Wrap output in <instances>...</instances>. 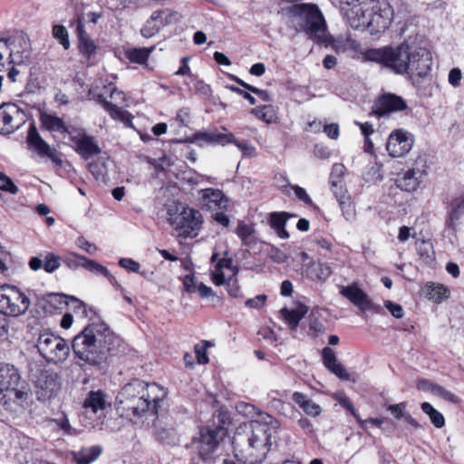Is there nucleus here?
Wrapping results in <instances>:
<instances>
[{"instance_id":"42","label":"nucleus","mask_w":464,"mask_h":464,"mask_svg":"<svg viewBox=\"0 0 464 464\" xmlns=\"http://www.w3.org/2000/svg\"><path fill=\"white\" fill-rule=\"evenodd\" d=\"M62 262L63 257L53 252H48L44 258V269L45 272L52 274L61 266Z\"/></svg>"},{"instance_id":"36","label":"nucleus","mask_w":464,"mask_h":464,"mask_svg":"<svg viewBox=\"0 0 464 464\" xmlns=\"http://www.w3.org/2000/svg\"><path fill=\"white\" fill-rule=\"evenodd\" d=\"M88 260L89 258L75 252H68L63 257V262L71 270H77L81 267L85 269Z\"/></svg>"},{"instance_id":"39","label":"nucleus","mask_w":464,"mask_h":464,"mask_svg":"<svg viewBox=\"0 0 464 464\" xmlns=\"http://www.w3.org/2000/svg\"><path fill=\"white\" fill-rule=\"evenodd\" d=\"M450 292L443 285L430 284L426 286V295L430 300L435 303H440L447 298Z\"/></svg>"},{"instance_id":"34","label":"nucleus","mask_w":464,"mask_h":464,"mask_svg":"<svg viewBox=\"0 0 464 464\" xmlns=\"http://www.w3.org/2000/svg\"><path fill=\"white\" fill-rule=\"evenodd\" d=\"M102 449L101 446H92L82 449L75 454L74 458L79 464H90L102 454Z\"/></svg>"},{"instance_id":"15","label":"nucleus","mask_w":464,"mask_h":464,"mask_svg":"<svg viewBox=\"0 0 464 464\" xmlns=\"http://www.w3.org/2000/svg\"><path fill=\"white\" fill-rule=\"evenodd\" d=\"M111 102L107 101L103 95H98V102L109 112L113 120L121 121L125 126L130 127L132 116L130 112L120 108L117 103H121L125 100V95L114 86L109 87Z\"/></svg>"},{"instance_id":"41","label":"nucleus","mask_w":464,"mask_h":464,"mask_svg":"<svg viewBox=\"0 0 464 464\" xmlns=\"http://www.w3.org/2000/svg\"><path fill=\"white\" fill-rule=\"evenodd\" d=\"M251 113L266 123H272L276 120V112L271 105H265L252 109Z\"/></svg>"},{"instance_id":"51","label":"nucleus","mask_w":464,"mask_h":464,"mask_svg":"<svg viewBox=\"0 0 464 464\" xmlns=\"http://www.w3.org/2000/svg\"><path fill=\"white\" fill-rule=\"evenodd\" d=\"M406 406L407 403L403 401L397 404H391L387 409L394 416L395 419L401 420L403 419L404 415L406 414Z\"/></svg>"},{"instance_id":"38","label":"nucleus","mask_w":464,"mask_h":464,"mask_svg":"<svg viewBox=\"0 0 464 464\" xmlns=\"http://www.w3.org/2000/svg\"><path fill=\"white\" fill-rule=\"evenodd\" d=\"M421 411L427 414L431 423L437 428L441 429L445 426V419L439 411H437L430 402H422Z\"/></svg>"},{"instance_id":"27","label":"nucleus","mask_w":464,"mask_h":464,"mask_svg":"<svg viewBox=\"0 0 464 464\" xmlns=\"http://www.w3.org/2000/svg\"><path fill=\"white\" fill-rule=\"evenodd\" d=\"M194 140L202 144H227L229 141H235V136L232 133H218L216 131H199L194 134Z\"/></svg>"},{"instance_id":"40","label":"nucleus","mask_w":464,"mask_h":464,"mask_svg":"<svg viewBox=\"0 0 464 464\" xmlns=\"http://www.w3.org/2000/svg\"><path fill=\"white\" fill-rule=\"evenodd\" d=\"M255 229L252 225L244 222H238L236 233L240 237L244 245H250L253 241Z\"/></svg>"},{"instance_id":"31","label":"nucleus","mask_w":464,"mask_h":464,"mask_svg":"<svg viewBox=\"0 0 464 464\" xmlns=\"http://www.w3.org/2000/svg\"><path fill=\"white\" fill-rule=\"evenodd\" d=\"M40 121L43 128L48 131H57L61 133L71 134L63 119L57 117L56 115L42 113L40 116Z\"/></svg>"},{"instance_id":"55","label":"nucleus","mask_w":464,"mask_h":464,"mask_svg":"<svg viewBox=\"0 0 464 464\" xmlns=\"http://www.w3.org/2000/svg\"><path fill=\"white\" fill-rule=\"evenodd\" d=\"M30 57V51L28 49H24L21 53L19 52H14L13 50L10 53L9 58L11 63L20 64L24 62V60Z\"/></svg>"},{"instance_id":"37","label":"nucleus","mask_w":464,"mask_h":464,"mask_svg":"<svg viewBox=\"0 0 464 464\" xmlns=\"http://www.w3.org/2000/svg\"><path fill=\"white\" fill-rule=\"evenodd\" d=\"M153 50L154 47L130 48L126 50L125 55L131 63L143 64L147 62L150 54Z\"/></svg>"},{"instance_id":"49","label":"nucleus","mask_w":464,"mask_h":464,"mask_svg":"<svg viewBox=\"0 0 464 464\" xmlns=\"http://www.w3.org/2000/svg\"><path fill=\"white\" fill-rule=\"evenodd\" d=\"M228 143H234L243 153L245 157H256V150L254 146L249 142H239L236 138L235 141H229Z\"/></svg>"},{"instance_id":"28","label":"nucleus","mask_w":464,"mask_h":464,"mask_svg":"<svg viewBox=\"0 0 464 464\" xmlns=\"http://www.w3.org/2000/svg\"><path fill=\"white\" fill-rule=\"evenodd\" d=\"M292 400L296 403L307 415L311 417L319 416L322 408L319 404L310 400L302 392H295L293 393Z\"/></svg>"},{"instance_id":"44","label":"nucleus","mask_w":464,"mask_h":464,"mask_svg":"<svg viewBox=\"0 0 464 464\" xmlns=\"http://www.w3.org/2000/svg\"><path fill=\"white\" fill-rule=\"evenodd\" d=\"M53 36L63 45L65 50L71 46L67 29L61 24L53 26Z\"/></svg>"},{"instance_id":"47","label":"nucleus","mask_w":464,"mask_h":464,"mask_svg":"<svg viewBox=\"0 0 464 464\" xmlns=\"http://www.w3.org/2000/svg\"><path fill=\"white\" fill-rule=\"evenodd\" d=\"M85 269L96 275H102L104 277L108 276L110 273L104 266L92 259L88 260Z\"/></svg>"},{"instance_id":"26","label":"nucleus","mask_w":464,"mask_h":464,"mask_svg":"<svg viewBox=\"0 0 464 464\" xmlns=\"http://www.w3.org/2000/svg\"><path fill=\"white\" fill-rule=\"evenodd\" d=\"M27 144L30 150H34L40 156H53L49 144L40 136L34 124H31L28 130Z\"/></svg>"},{"instance_id":"7","label":"nucleus","mask_w":464,"mask_h":464,"mask_svg":"<svg viewBox=\"0 0 464 464\" xmlns=\"http://www.w3.org/2000/svg\"><path fill=\"white\" fill-rule=\"evenodd\" d=\"M30 299L19 288L14 285L0 286V313L4 315L16 317L26 313Z\"/></svg>"},{"instance_id":"50","label":"nucleus","mask_w":464,"mask_h":464,"mask_svg":"<svg viewBox=\"0 0 464 464\" xmlns=\"http://www.w3.org/2000/svg\"><path fill=\"white\" fill-rule=\"evenodd\" d=\"M76 246L88 253L89 255H94L98 251V247L86 240L83 237H79L75 241Z\"/></svg>"},{"instance_id":"16","label":"nucleus","mask_w":464,"mask_h":464,"mask_svg":"<svg viewBox=\"0 0 464 464\" xmlns=\"http://www.w3.org/2000/svg\"><path fill=\"white\" fill-rule=\"evenodd\" d=\"M226 434L227 430L220 426L213 429L209 427L202 428L198 440V452L200 457L205 460L209 459Z\"/></svg>"},{"instance_id":"63","label":"nucleus","mask_w":464,"mask_h":464,"mask_svg":"<svg viewBox=\"0 0 464 464\" xmlns=\"http://www.w3.org/2000/svg\"><path fill=\"white\" fill-rule=\"evenodd\" d=\"M226 211L227 210H218L214 211L215 213L213 214L214 220L225 227H228L230 223L228 217L225 214Z\"/></svg>"},{"instance_id":"25","label":"nucleus","mask_w":464,"mask_h":464,"mask_svg":"<svg viewBox=\"0 0 464 464\" xmlns=\"http://www.w3.org/2000/svg\"><path fill=\"white\" fill-rule=\"evenodd\" d=\"M76 32L79 41L78 49L80 53L88 60L92 59L96 53L97 45L86 33L84 25L80 20L77 21Z\"/></svg>"},{"instance_id":"11","label":"nucleus","mask_w":464,"mask_h":464,"mask_svg":"<svg viewBox=\"0 0 464 464\" xmlns=\"http://www.w3.org/2000/svg\"><path fill=\"white\" fill-rule=\"evenodd\" d=\"M427 160L424 156H418L411 167L400 173L396 179L397 187L406 192L416 191L427 175Z\"/></svg>"},{"instance_id":"61","label":"nucleus","mask_w":464,"mask_h":464,"mask_svg":"<svg viewBox=\"0 0 464 464\" xmlns=\"http://www.w3.org/2000/svg\"><path fill=\"white\" fill-rule=\"evenodd\" d=\"M462 72L460 69L453 68L450 71L448 80L453 87H458L460 84Z\"/></svg>"},{"instance_id":"29","label":"nucleus","mask_w":464,"mask_h":464,"mask_svg":"<svg viewBox=\"0 0 464 464\" xmlns=\"http://www.w3.org/2000/svg\"><path fill=\"white\" fill-rule=\"evenodd\" d=\"M31 444L30 439L24 435L18 434L13 439L12 449L17 450L18 447L21 449V451L14 452V456L18 462H28L27 457L30 455Z\"/></svg>"},{"instance_id":"48","label":"nucleus","mask_w":464,"mask_h":464,"mask_svg":"<svg viewBox=\"0 0 464 464\" xmlns=\"http://www.w3.org/2000/svg\"><path fill=\"white\" fill-rule=\"evenodd\" d=\"M289 215L286 213H273L270 218L271 227L276 230L285 227Z\"/></svg>"},{"instance_id":"56","label":"nucleus","mask_w":464,"mask_h":464,"mask_svg":"<svg viewBox=\"0 0 464 464\" xmlns=\"http://www.w3.org/2000/svg\"><path fill=\"white\" fill-rule=\"evenodd\" d=\"M384 306L390 311V313L395 318H402L403 317V309L402 306L399 304H395L392 301H386L384 303Z\"/></svg>"},{"instance_id":"18","label":"nucleus","mask_w":464,"mask_h":464,"mask_svg":"<svg viewBox=\"0 0 464 464\" xmlns=\"http://www.w3.org/2000/svg\"><path fill=\"white\" fill-rule=\"evenodd\" d=\"M198 195L201 207L211 212L228 209L229 199L221 189L203 188L198 191Z\"/></svg>"},{"instance_id":"59","label":"nucleus","mask_w":464,"mask_h":464,"mask_svg":"<svg viewBox=\"0 0 464 464\" xmlns=\"http://www.w3.org/2000/svg\"><path fill=\"white\" fill-rule=\"evenodd\" d=\"M208 344V343L206 342L205 344L202 346L199 344H197L195 346V353L197 355V359H198V363H200V364H206L208 362V357L206 353V346Z\"/></svg>"},{"instance_id":"13","label":"nucleus","mask_w":464,"mask_h":464,"mask_svg":"<svg viewBox=\"0 0 464 464\" xmlns=\"http://www.w3.org/2000/svg\"><path fill=\"white\" fill-rule=\"evenodd\" d=\"M178 210L179 212L177 216L169 218L170 225L184 236H191L193 233L196 236L203 223L201 213L198 209L186 206H182Z\"/></svg>"},{"instance_id":"57","label":"nucleus","mask_w":464,"mask_h":464,"mask_svg":"<svg viewBox=\"0 0 464 464\" xmlns=\"http://www.w3.org/2000/svg\"><path fill=\"white\" fill-rule=\"evenodd\" d=\"M266 300V295H258L255 296L254 298H250L246 301L245 304L250 308H256L259 309L261 308Z\"/></svg>"},{"instance_id":"9","label":"nucleus","mask_w":464,"mask_h":464,"mask_svg":"<svg viewBox=\"0 0 464 464\" xmlns=\"http://www.w3.org/2000/svg\"><path fill=\"white\" fill-rule=\"evenodd\" d=\"M36 348L44 359L53 363L64 362L70 353L66 341L51 333H44L38 336Z\"/></svg>"},{"instance_id":"14","label":"nucleus","mask_w":464,"mask_h":464,"mask_svg":"<svg viewBox=\"0 0 464 464\" xmlns=\"http://www.w3.org/2000/svg\"><path fill=\"white\" fill-rule=\"evenodd\" d=\"M26 121V115L16 103L0 105V134L8 135L20 129Z\"/></svg>"},{"instance_id":"45","label":"nucleus","mask_w":464,"mask_h":464,"mask_svg":"<svg viewBox=\"0 0 464 464\" xmlns=\"http://www.w3.org/2000/svg\"><path fill=\"white\" fill-rule=\"evenodd\" d=\"M433 394L453 404H459L460 402V399L457 395L440 384L435 388Z\"/></svg>"},{"instance_id":"54","label":"nucleus","mask_w":464,"mask_h":464,"mask_svg":"<svg viewBox=\"0 0 464 464\" xmlns=\"http://www.w3.org/2000/svg\"><path fill=\"white\" fill-rule=\"evenodd\" d=\"M275 184L285 194L288 193L287 188L291 189V184L286 175L278 173L274 178Z\"/></svg>"},{"instance_id":"58","label":"nucleus","mask_w":464,"mask_h":464,"mask_svg":"<svg viewBox=\"0 0 464 464\" xmlns=\"http://www.w3.org/2000/svg\"><path fill=\"white\" fill-rule=\"evenodd\" d=\"M291 189L294 190L295 195L296 196V198L298 199L302 200L305 204H308V205L312 204V199L309 197V195L306 193L304 188H303L297 185H293V186H291Z\"/></svg>"},{"instance_id":"2","label":"nucleus","mask_w":464,"mask_h":464,"mask_svg":"<svg viewBox=\"0 0 464 464\" xmlns=\"http://www.w3.org/2000/svg\"><path fill=\"white\" fill-rule=\"evenodd\" d=\"M279 421L266 412L258 411L257 419L237 429L233 446L242 459L251 463L261 462L271 447L272 430H276Z\"/></svg>"},{"instance_id":"22","label":"nucleus","mask_w":464,"mask_h":464,"mask_svg":"<svg viewBox=\"0 0 464 464\" xmlns=\"http://www.w3.org/2000/svg\"><path fill=\"white\" fill-rule=\"evenodd\" d=\"M340 294L362 311L371 307L367 294L359 287L357 283L341 286Z\"/></svg>"},{"instance_id":"10","label":"nucleus","mask_w":464,"mask_h":464,"mask_svg":"<svg viewBox=\"0 0 464 464\" xmlns=\"http://www.w3.org/2000/svg\"><path fill=\"white\" fill-rule=\"evenodd\" d=\"M37 400L46 401L56 396L62 386L61 376L53 369H40L33 375Z\"/></svg>"},{"instance_id":"33","label":"nucleus","mask_w":464,"mask_h":464,"mask_svg":"<svg viewBox=\"0 0 464 464\" xmlns=\"http://www.w3.org/2000/svg\"><path fill=\"white\" fill-rule=\"evenodd\" d=\"M83 406L85 409H91L92 412L105 409L106 401L104 393L102 391L90 392Z\"/></svg>"},{"instance_id":"20","label":"nucleus","mask_w":464,"mask_h":464,"mask_svg":"<svg viewBox=\"0 0 464 464\" xmlns=\"http://www.w3.org/2000/svg\"><path fill=\"white\" fill-rule=\"evenodd\" d=\"M70 139L74 144V150L84 160H88L101 152V149L92 136L87 135L85 132H78L77 134H70Z\"/></svg>"},{"instance_id":"1","label":"nucleus","mask_w":464,"mask_h":464,"mask_svg":"<svg viewBox=\"0 0 464 464\" xmlns=\"http://www.w3.org/2000/svg\"><path fill=\"white\" fill-rule=\"evenodd\" d=\"M167 395V391L155 382L134 380L121 389L117 397V410L122 416L137 423L145 414H158Z\"/></svg>"},{"instance_id":"24","label":"nucleus","mask_w":464,"mask_h":464,"mask_svg":"<svg viewBox=\"0 0 464 464\" xmlns=\"http://www.w3.org/2000/svg\"><path fill=\"white\" fill-rule=\"evenodd\" d=\"M18 370L10 363L0 364V391L8 392L18 386L20 382Z\"/></svg>"},{"instance_id":"64","label":"nucleus","mask_w":464,"mask_h":464,"mask_svg":"<svg viewBox=\"0 0 464 464\" xmlns=\"http://www.w3.org/2000/svg\"><path fill=\"white\" fill-rule=\"evenodd\" d=\"M324 131L329 138L336 140L339 136V126L335 123L327 124L324 126Z\"/></svg>"},{"instance_id":"17","label":"nucleus","mask_w":464,"mask_h":464,"mask_svg":"<svg viewBox=\"0 0 464 464\" xmlns=\"http://www.w3.org/2000/svg\"><path fill=\"white\" fill-rule=\"evenodd\" d=\"M412 135L401 129L392 131L386 142V150L392 158L406 155L412 148Z\"/></svg>"},{"instance_id":"19","label":"nucleus","mask_w":464,"mask_h":464,"mask_svg":"<svg viewBox=\"0 0 464 464\" xmlns=\"http://www.w3.org/2000/svg\"><path fill=\"white\" fill-rule=\"evenodd\" d=\"M407 108L404 100L392 93H385L375 102L372 113L384 116L394 111H403Z\"/></svg>"},{"instance_id":"23","label":"nucleus","mask_w":464,"mask_h":464,"mask_svg":"<svg viewBox=\"0 0 464 464\" xmlns=\"http://www.w3.org/2000/svg\"><path fill=\"white\" fill-rule=\"evenodd\" d=\"M322 360L324 367L342 380H349L350 375L345 367L338 362L334 351L330 347L322 350Z\"/></svg>"},{"instance_id":"30","label":"nucleus","mask_w":464,"mask_h":464,"mask_svg":"<svg viewBox=\"0 0 464 464\" xmlns=\"http://www.w3.org/2000/svg\"><path fill=\"white\" fill-rule=\"evenodd\" d=\"M333 271L329 265L317 262L306 266L305 275L314 281H325L332 275Z\"/></svg>"},{"instance_id":"6","label":"nucleus","mask_w":464,"mask_h":464,"mask_svg":"<svg viewBox=\"0 0 464 464\" xmlns=\"http://www.w3.org/2000/svg\"><path fill=\"white\" fill-rule=\"evenodd\" d=\"M407 57L404 58V68H402L401 74L409 79L424 78L426 77L432 64V57L430 52L419 44L409 42L407 51Z\"/></svg>"},{"instance_id":"8","label":"nucleus","mask_w":464,"mask_h":464,"mask_svg":"<svg viewBox=\"0 0 464 464\" xmlns=\"http://www.w3.org/2000/svg\"><path fill=\"white\" fill-rule=\"evenodd\" d=\"M211 263H216L211 270V279L216 285H227V290L229 295L233 297H241L240 287L236 279V272L232 267V259L227 257L219 258L216 252L212 254Z\"/></svg>"},{"instance_id":"35","label":"nucleus","mask_w":464,"mask_h":464,"mask_svg":"<svg viewBox=\"0 0 464 464\" xmlns=\"http://www.w3.org/2000/svg\"><path fill=\"white\" fill-rule=\"evenodd\" d=\"M156 436L159 440L166 444H175L178 440L177 432L173 428H165L160 424V420L155 423Z\"/></svg>"},{"instance_id":"4","label":"nucleus","mask_w":464,"mask_h":464,"mask_svg":"<svg viewBox=\"0 0 464 464\" xmlns=\"http://www.w3.org/2000/svg\"><path fill=\"white\" fill-rule=\"evenodd\" d=\"M341 10L353 29H368L372 34L385 31L393 19L387 0H340Z\"/></svg>"},{"instance_id":"21","label":"nucleus","mask_w":464,"mask_h":464,"mask_svg":"<svg viewBox=\"0 0 464 464\" xmlns=\"http://www.w3.org/2000/svg\"><path fill=\"white\" fill-rule=\"evenodd\" d=\"M330 183L331 190L339 203L344 218L347 221L353 220L355 218V209L343 181H330Z\"/></svg>"},{"instance_id":"3","label":"nucleus","mask_w":464,"mask_h":464,"mask_svg":"<svg viewBox=\"0 0 464 464\" xmlns=\"http://www.w3.org/2000/svg\"><path fill=\"white\" fill-rule=\"evenodd\" d=\"M119 343V338L106 324L92 323L74 336L72 348L84 363L102 367Z\"/></svg>"},{"instance_id":"12","label":"nucleus","mask_w":464,"mask_h":464,"mask_svg":"<svg viewBox=\"0 0 464 464\" xmlns=\"http://www.w3.org/2000/svg\"><path fill=\"white\" fill-rule=\"evenodd\" d=\"M294 13L302 20L304 30L309 34L321 37L324 33L325 23L317 5L302 4L294 6Z\"/></svg>"},{"instance_id":"32","label":"nucleus","mask_w":464,"mask_h":464,"mask_svg":"<svg viewBox=\"0 0 464 464\" xmlns=\"http://www.w3.org/2000/svg\"><path fill=\"white\" fill-rule=\"evenodd\" d=\"M280 313L290 327L295 330L298 326L299 322L304 317L307 309L305 306L301 305L292 310L283 308Z\"/></svg>"},{"instance_id":"52","label":"nucleus","mask_w":464,"mask_h":464,"mask_svg":"<svg viewBox=\"0 0 464 464\" xmlns=\"http://www.w3.org/2000/svg\"><path fill=\"white\" fill-rule=\"evenodd\" d=\"M346 168L342 163L334 164L331 171L330 181H343Z\"/></svg>"},{"instance_id":"60","label":"nucleus","mask_w":464,"mask_h":464,"mask_svg":"<svg viewBox=\"0 0 464 464\" xmlns=\"http://www.w3.org/2000/svg\"><path fill=\"white\" fill-rule=\"evenodd\" d=\"M437 385V383L432 382L427 379H420L417 382L416 387L420 391L430 392L433 394Z\"/></svg>"},{"instance_id":"53","label":"nucleus","mask_w":464,"mask_h":464,"mask_svg":"<svg viewBox=\"0 0 464 464\" xmlns=\"http://www.w3.org/2000/svg\"><path fill=\"white\" fill-rule=\"evenodd\" d=\"M119 265L127 271L132 273H138L140 268V266L137 261L127 257L121 258L119 260Z\"/></svg>"},{"instance_id":"5","label":"nucleus","mask_w":464,"mask_h":464,"mask_svg":"<svg viewBox=\"0 0 464 464\" xmlns=\"http://www.w3.org/2000/svg\"><path fill=\"white\" fill-rule=\"evenodd\" d=\"M409 41H404L397 46H384L381 48L368 49L363 53L366 61L376 63L390 70L394 74L401 75L404 68V58Z\"/></svg>"},{"instance_id":"62","label":"nucleus","mask_w":464,"mask_h":464,"mask_svg":"<svg viewBox=\"0 0 464 464\" xmlns=\"http://www.w3.org/2000/svg\"><path fill=\"white\" fill-rule=\"evenodd\" d=\"M183 285L188 293L197 292L198 283L196 281L195 276L188 275L183 279Z\"/></svg>"},{"instance_id":"46","label":"nucleus","mask_w":464,"mask_h":464,"mask_svg":"<svg viewBox=\"0 0 464 464\" xmlns=\"http://www.w3.org/2000/svg\"><path fill=\"white\" fill-rule=\"evenodd\" d=\"M0 190L15 195L18 192V187L14 181L6 176L4 172L0 171Z\"/></svg>"},{"instance_id":"43","label":"nucleus","mask_w":464,"mask_h":464,"mask_svg":"<svg viewBox=\"0 0 464 464\" xmlns=\"http://www.w3.org/2000/svg\"><path fill=\"white\" fill-rule=\"evenodd\" d=\"M162 14L163 13L161 11L153 12V14L150 16V19L147 22L146 25L140 31L141 34L144 37L150 38L159 31V26L157 24H153V23L160 19Z\"/></svg>"}]
</instances>
